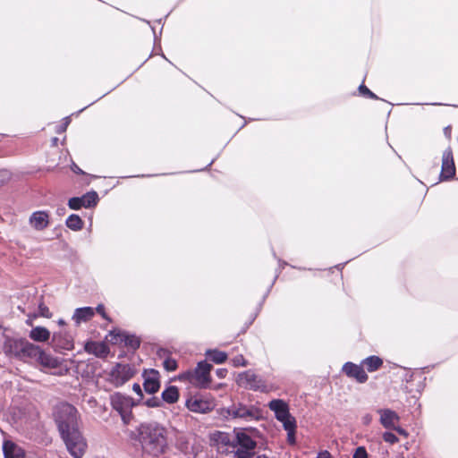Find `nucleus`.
<instances>
[{
    "label": "nucleus",
    "mask_w": 458,
    "mask_h": 458,
    "mask_svg": "<svg viewBox=\"0 0 458 458\" xmlns=\"http://www.w3.org/2000/svg\"><path fill=\"white\" fill-rule=\"evenodd\" d=\"M144 383L143 387L146 393L155 394L160 388V375L159 372L155 369L145 371L143 374Z\"/></svg>",
    "instance_id": "nucleus-13"
},
{
    "label": "nucleus",
    "mask_w": 458,
    "mask_h": 458,
    "mask_svg": "<svg viewBox=\"0 0 458 458\" xmlns=\"http://www.w3.org/2000/svg\"><path fill=\"white\" fill-rule=\"evenodd\" d=\"M35 360L44 368L55 369L60 365L57 358L46 353L39 348V353L37 354Z\"/></svg>",
    "instance_id": "nucleus-23"
},
{
    "label": "nucleus",
    "mask_w": 458,
    "mask_h": 458,
    "mask_svg": "<svg viewBox=\"0 0 458 458\" xmlns=\"http://www.w3.org/2000/svg\"><path fill=\"white\" fill-rule=\"evenodd\" d=\"M136 374V369L130 364L116 363L108 375V381L119 387Z\"/></svg>",
    "instance_id": "nucleus-6"
},
{
    "label": "nucleus",
    "mask_w": 458,
    "mask_h": 458,
    "mask_svg": "<svg viewBox=\"0 0 458 458\" xmlns=\"http://www.w3.org/2000/svg\"><path fill=\"white\" fill-rule=\"evenodd\" d=\"M78 416L77 409L68 403L55 407L54 418L61 435L79 428Z\"/></svg>",
    "instance_id": "nucleus-2"
},
{
    "label": "nucleus",
    "mask_w": 458,
    "mask_h": 458,
    "mask_svg": "<svg viewBox=\"0 0 458 458\" xmlns=\"http://www.w3.org/2000/svg\"><path fill=\"white\" fill-rule=\"evenodd\" d=\"M383 439L386 443H389L392 445L397 443L399 440L398 437L392 432H385L383 434Z\"/></svg>",
    "instance_id": "nucleus-34"
},
{
    "label": "nucleus",
    "mask_w": 458,
    "mask_h": 458,
    "mask_svg": "<svg viewBox=\"0 0 458 458\" xmlns=\"http://www.w3.org/2000/svg\"><path fill=\"white\" fill-rule=\"evenodd\" d=\"M451 132H452V127L450 125L444 128V133L445 135L450 139L451 138Z\"/></svg>",
    "instance_id": "nucleus-45"
},
{
    "label": "nucleus",
    "mask_w": 458,
    "mask_h": 458,
    "mask_svg": "<svg viewBox=\"0 0 458 458\" xmlns=\"http://www.w3.org/2000/svg\"><path fill=\"white\" fill-rule=\"evenodd\" d=\"M237 383L239 386L250 390L267 392V388L260 377L251 370L242 372L238 375Z\"/></svg>",
    "instance_id": "nucleus-8"
},
{
    "label": "nucleus",
    "mask_w": 458,
    "mask_h": 458,
    "mask_svg": "<svg viewBox=\"0 0 458 458\" xmlns=\"http://www.w3.org/2000/svg\"><path fill=\"white\" fill-rule=\"evenodd\" d=\"M58 324H59V325H64V324H65V322H64V319H59V320H58Z\"/></svg>",
    "instance_id": "nucleus-48"
},
{
    "label": "nucleus",
    "mask_w": 458,
    "mask_h": 458,
    "mask_svg": "<svg viewBox=\"0 0 458 458\" xmlns=\"http://www.w3.org/2000/svg\"><path fill=\"white\" fill-rule=\"evenodd\" d=\"M316 458H334L327 450L320 451Z\"/></svg>",
    "instance_id": "nucleus-43"
},
{
    "label": "nucleus",
    "mask_w": 458,
    "mask_h": 458,
    "mask_svg": "<svg viewBox=\"0 0 458 458\" xmlns=\"http://www.w3.org/2000/svg\"><path fill=\"white\" fill-rule=\"evenodd\" d=\"M21 352L19 356V360H35L37 354L39 353V346L35 345L24 339L22 346L21 348Z\"/></svg>",
    "instance_id": "nucleus-18"
},
{
    "label": "nucleus",
    "mask_w": 458,
    "mask_h": 458,
    "mask_svg": "<svg viewBox=\"0 0 458 458\" xmlns=\"http://www.w3.org/2000/svg\"><path fill=\"white\" fill-rule=\"evenodd\" d=\"M30 224L38 231L44 230L48 226L49 216L45 211H36L30 216Z\"/></svg>",
    "instance_id": "nucleus-16"
},
{
    "label": "nucleus",
    "mask_w": 458,
    "mask_h": 458,
    "mask_svg": "<svg viewBox=\"0 0 458 458\" xmlns=\"http://www.w3.org/2000/svg\"><path fill=\"white\" fill-rule=\"evenodd\" d=\"M221 441H222L223 443H225V444H227V443H228V441H229V439H228V436H226V435H223V436L221 437Z\"/></svg>",
    "instance_id": "nucleus-47"
},
{
    "label": "nucleus",
    "mask_w": 458,
    "mask_h": 458,
    "mask_svg": "<svg viewBox=\"0 0 458 458\" xmlns=\"http://www.w3.org/2000/svg\"><path fill=\"white\" fill-rule=\"evenodd\" d=\"M352 458H368V453L364 446H359L355 449Z\"/></svg>",
    "instance_id": "nucleus-35"
},
{
    "label": "nucleus",
    "mask_w": 458,
    "mask_h": 458,
    "mask_svg": "<svg viewBox=\"0 0 458 458\" xmlns=\"http://www.w3.org/2000/svg\"><path fill=\"white\" fill-rule=\"evenodd\" d=\"M455 165L453 151L450 148L445 149L442 156L441 180H450L455 175Z\"/></svg>",
    "instance_id": "nucleus-10"
},
{
    "label": "nucleus",
    "mask_w": 458,
    "mask_h": 458,
    "mask_svg": "<svg viewBox=\"0 0 458 458\" xmlns=\"http://www.w3.org/2000/svg\"><path fill=\"white\" fill-rule=\"evenodd\" d=\"M164 368L167 371H174L177 369V361L172 358H166L163 362Z\"/></svg>",
    "instance_id": "nucleus-32"
},
{
    "label": "nucleus",
    "mask_w": 458,
    "mask_h": 458,
    "mask_svg": "<svg viewBox=\"0 0 458 458\" xmlns=\"http://www.w3.org/2000/svg\"><path fill=\"white\" fill-rule=\"evenodd\" d=\"M380 422L386 428H395V424L399 421L397 413L389 409L379 410Z\"/></svg>",
    "instance_id": "nucleus-20"
},
{
    "label": "nucleus",
    "mask_w": 458,
    "mask_h": 458,
    "mask_svg": "<svg viewBox=\"0 0 458 458\" xmlns=\"http://www.w3.org/2000/svg\"><path fill=\"white\" fill-rule=\"evenodd\" d=\"M258 458H267L266 455H259Z\"/></svg>",
    "instance_id": "nucleus-51"
},
{
    "label": "nucleus",
    "mask_w": 458,
    "mask_h": 458,
    "mask_svg": "<svg viewBox=\"0 0 458 458\" xmlns=\"http://www.w3.org/2000/svg\"><path fill=\"white\" fill-rule=\"evenodd\" d=\"M82 204L85 208H90L97 204L98 202V194L95 191L88 192L84 194L82 197Z\"/></svg>",
    "instance_id": "nucleus-29"
},
{
    "label": "nucleus",
    "mask_w": 458,
    "mask_h": 458,
    "mask_svg": "<svg viewBox=\"0 0 458 458\" xmlns=\"http://www.w3.org/2000/svg\"><path fill=\"white\" fill-rule=\"evenodd\" d=\"M359 91L360 92V94L364 95V96H367L368 98H372V99H377V97L372 92L370 91L365 85L361 84L360 87H359Z\"/></svg>",
    "instance_id": "nucleus-37"
},
{
    "label": "nucleus",
    "mask_w": 458,
    "mask_h": 458,
    "mask_svg": "<svg viewBox=\"0 0 458 458\" xmlns=\"http://www.w3.org/2000/svg\"><path fill=\"white\" fill-rule=\"evenodd\" d=\"M95 315V310L91 307L78 308L74 310L72 320L77 326L82 322L89 321Z\"/></svg>",
    "instance_id": "nucleus-21"
},
{
    "label": "nucleus",
    "mask_w": 458,
    "mask_h": 458,
    "mask_svg": "<svg viewBox=\"0 0 458 458\" xmlns=\"http://www.w3.org/2000/svg\"><path fill=\"white\" fill-rule=\"evenodd\" d=\"M38 313L41 317L44 318H49L52 317V313L50 312L49 309L42 302L38 305Z\"/></svg>",
    "instance_id": "nucleus-36"
},
{
    "label": "nucleus",
    "mask_w": 458,
    "mask_h": 458,
    "mask_svg": "<svg viewBox=\"0 0 458 458\" xmlns=\"http://www.w3.org/2000/svg\"><path fill=\"white\" fill-rule=\"evenodd\" d=\"M211 364L206 361H200L198 363V366L194 370H188L182 373L179 376V379L182 381H188L191 385L199 388H207L211 381Z\"/></svg>",
    "instance_id": "nucleus-3"
},
{
    "label": "nucleus",
    "mask_w": 458,
    "mask_h": 458,
    "mask_svg": "<svg viewBox=\"0 0 458 458\" xmlns=\"http://www.w3.org/2000/svg\"><path fill=\"white\" fill-rule=\"evenodd\" d=\"M66 225L72 230L78 231L82 228L83 222L78 215L72 214L66 219Z\"/></svg>",
    "instance_id": "nucleus-28"
},
{
    "label": "nucleus",
    "mask_w": 458,
    "mask_h": 458,
    "mask_svg": "<svg viewBox=\"0 0 458 458\" xmlns=\"http://www.w3.org/2000/svg\"><path fill=\"white\" fill-rule=\"evenodd\" d=\"M124 424H129L131 419V413L129 410L119 412Z\"/></svg>",
    "instance_id": "nucleus-40"
},
{
    "label": "nucleus",
    "mask_w": 458,
    "mask_h": 458,
    "mask_svg": "<svg viewBox=\"0 0 458 458\" xmlns=\"http://www.w3.org/2000/svg\"><path fill=\"white\" fill-rule=\"evenodd\" d=\"M217 374H218V376H219V377H221L224 376V374H223V372H222V371H218V372H217Z\"/></svg>",
    "instance_id": "nucleus-50"
},
{
    "label": "nucleus",
    "mask_w": 458,
    "mask_h": 458,
    "mask_svg": "<svg viewBox=\"0 0 458 458\" xmlns=\"http://www.w3.org/2000/svg\"><path fill=\"white\" fill-rule=\"evenodd\" d=\"M139 441L145 453L159 456L168 448L167 430L158 423H144L138 428Z\"/></svg>",
    "instance_id": "nucleus-1"
},
{
    "label": "nucleus",
    "mask_w": 458,
    "mask_h": 458,
    "mask_svg": "<svg viewBox=\"0 0 458 458\" xmlns=\"http://www.w3.org/2000/svg\"><path fill=\"white\" fill-rule=\"evenodd\" d=\"M232 445H238V448L254 450L257 443L244 431H237L235 440L233 442Z\"/></svg>",
    "instance_id": "nucleus-17"
},
{
    "label": "nucleus",
    "mask_w": 458,
    "mask_h": 458,
    "mask_svg": "<svg viewBox=\"0 0 458 458\" xmlns=\"http://www.w3.org/2000/svg\"><path fill=\"white\" fill-rule=\"evenodd\" d=\"M68 206L71 209H74V210L80 209L81 207H84V205L82 204L81 197V198L74 197V198L70 199L68 201Z\"/></svg>",
    "instance_id": "nucleus-31"
},
{
    "label": "nucleus",
    "mask_w": 458,
    "mask_h": 458,
    "mask_svg": "<svg viewBox=\"0 0 458 458\" xmlns=\"http://www.w3.org/2000/svg\"><path fill=\"white\" fill-rule=\"evenodd\" d=\"M110 342L113 344H122L131 350H136L140 347V340L134 335H129L126 332H123L120 330H112L109 335Z\"/></svg>",
    "instance_id": "nucleus-9"
},
{
    "label": "nucleus",
    "mask_w": 458,
    "mask_h": 458,
    "mask_svg": "<svg viewBox=\"0 0 458 458\" xmlns=\"http://www.w3.org/2000/svg\"><path fill=\"white\" fill-rule=\"evenodd\" d=\"M362 365L366 367L369 372H374L382 367L383 360L378 356L373 355L363 360Z\"/></svg>",
    "instance_id": "nucleus-25"
},
{
    "label": "nucleus",
    "mask_w": 458,
    "mask_h": 458,
    "mask_svg": "<svg viewBox=\"0 0 458 458\" xmlns=\"http://www.w3.org/2000/svg\"><path fill=\"white\" fill-rule=\"evenodd\" d=\"M287 431V439L290 444L295 443V431H296V422L293 423V427L284 428Z\"/></svg>",
    "instance_id": "nucleus-33"
},
{
    "label": "nucleus",
    "mask_w": 458,
    "mask_h": 458,
    "mask_svg": "<svg viewBox=\"0 0 458 458\" xmlns=\"http://www.w3.org/2000/svg\"><path fill=\"white\" fill-rule=\"evenodd\" d=\"M186 407L192 412L207 413L212 411L214 405L212 402L194 395L186 401Z\"/></svg>",
    "instance_id": "nucleus-11"
},
{
    "label": "nucleus",
    "mask_w": 458,
    "mask_h": 458,
    "mask_svg": "<svg viewBox=\"0 0 458 458\" xmlns=\"http://www.w3.org/2000/svg\"><path fill=\"white\" fill-rule=\"evenodd\" d=\"M84 350L98 358L105 359L110 352L108 345L104 342L89 341L84 345Z\"/></svg>",
    "instance_id": "nucleus-14"
},
{
    "label": "nucleus",
    "mask_w": 458,
    "mask_h": 458,
    "mask_svg": "<svg viewBox=\"0 0 458 458\" xmlns=\"http://www.w3.org/2000/svg\"><path fill=\"white\" fill-rule=\"evenodd\" d=\"M3 452L4 458H30L22 447L10 440L4 442Z\"/></svg>",
    "instance_id": "nucleus-15"
},
{
    "label": "nucleus",
    "mask_w": 458,
    "mask_h": 458,
    "mask_svg": "<svg viewBox=\"0 0 458 458\" xmlns=\"http://www.w3.org/2000/svg\"><path fill=\"white\" fill-rule=\"evenodd\" d=\"M94 310H95V313L97 312V313H98L99 315H101V317H102L104 319L107 320L108 322H111V321H112V320H111V318H109V316L106 313L105 306H104L103 304H98V305L97 306V308H96V309H94Z\"/></svg>",
    "instance_id": "nucleus-38"
},
{
    "label": "nucleus",
    "mask_w": 458,
    "mask_h": 458,
    "mask_svg": "<svg viewBox=\"0 0 458 458\" xmlns=\"http://www.w3.org/2000/svg\"><path fill=\"white\" fill-rule=\"evenodd\" d=\"M68 452L74 458H81L84 454L87 444L79 428L61 435Z\"/></svg>",
    "instance_id": "nucleus-4"
},
{
    "label": "nucleus",
    "mask_w": 458,
    "mask_h": 458,
    "mask_svg": "<svg viewBox=\"0 0 458 458\" xmlns=\"http://www.w3.org/2000/svg\"><path fill=\"white\" fill-rule=\"evenodd\" d=\"M10 179V174L7 170H0V187Z\"/></svg>",
    "instance_id": "nucleus-39"
},
{
    "label": "nucleus",
    "mask_w": 458,
    "mask_h": 458,
    "mask_svg": "<svg viewBox=\"0 0 458 458\" xmlns=\"http://www.w3.org/2000/svg\"><path fill=\"white\" fill-rule=\"evenodd\" d=\"M342 370L348 377L353 378L360 384L365 383L369 378L362 365L348 361L344 364Z\"/></svg>",
    "instance_id": "nucleus-12"
},
{
    "label": "nucleus",
    "mask_w": 458,
    "mask_h": 458,
    "mask_svg": "<svg viewBox=\"0 0 458 458\" xmlns=\"http://www.w3.org/2000/svg\"><path fill=\"white\" fill-rule=\"evenodd\" d=\"M23 340L24 339H22V338H21V339L8 338V339H6L4 344V347H3L4 353L8 356H12V357L19 359L20 352H21L20 350L22 346Z\"/></svg>",
    "instance_id": "nucleus-19"
},
{
    "label": "nucleus",
    "mask_w": 458,
    "mask_h": 458,
    "mask_svg": "<svg viewBox=\"0 0 458 458\" xmlns=\"http://www.w3.org/2000/svg\"><path fill=\"white\" fill-rule=\"evenodd\" d=\"M131 399L116 393L111 396V405L113 409L117 411L118 412H122L130 409L131 406Z\"/></svg>",
    "instance_id": "nucleus-22"
},
{
    "label": "nucleus",
    "mask_w": 458,
    "mask_h": 458,
    "mask_svg": "<svg viewBox=\"0 0 458 458\" xmlns=\"http://www.w3.org/2000/svg\"><path fill=\"white\" fill-rule=\"evenodd\" d=\"M394 429L396 430L401 435H404V436L407 435L406 431L404 429H403L402 428L395 427V428H394Z\"/></svg>",
    "instance_id": "nucleus-46"
},
{
    "label": "nucleus",
    "mask_w": 458,
    "mask_h": 458,
    "mask_svg": "<svg viewBox=\"0 0 458 458\" xmlns=\"http://www.w3.org/2000/svg\"><path fill=\"white\" fill-rule=\"evenodd\" d=\"M233 366H235V367L246 366V363L244 361V358L242 355L233 358Z\"/></svg>",
    "instance_id": "nucleus-42"
},
{
    "label": "nucleus",
    "mask_w": 458,
    "mask_h": 458,
    "mask_svg": "<svg viewBox=\"0 0 458 458\" xmlns=\"http://www.w3.org/2000/svg\"><path fill=\"white\" fill-rule=\"evenodd\" d=\"M146 404L148 407H158V406H160V401L157 398L153 397V398L147 400Z\"/></svg>",
    "instance_id": "nucleus-41"
},
{
    "label": "nucleus",
    "mask_w": 458,
    "mask_h": 458,
    "mask_svg": "<svg viewBox=\"0 0 458 458\" xmlns=\"http://www.w3.org/2000/svg\"><path fill=\"white\" fill-rule=\"evenodd\" d=\"M71 347H72V344H71L70 342H68V343L66 344L65 348H66V349H70Z\"/></svg>",
    "instance_id": "nucleus-49"
},
{
    "label": "nucleus",
    "mask_w": 458,
    "mask_h": 458,
    "mask_svg": "<svg viewBox=\"0 0 458 458\" xmlns=\"http://www.w3.org/2000/svg\"><path fill=\"white\" fill-rule=\"evenodd\" d=\"M179 391L174 386H168L162 393V399L167 403H174L178 401Z\"/></svg>",
    "instance_id": "nucleus-26"
},
{
    "label": "nucleus",
    "mask_w": 458,
    "mask_h": 458,
    "mask_svg": "<svg viewBox=\"0 0 458 458\" xmlns=\"http://www.w3.org/2000/svg\"><path fill=\"white\" fill-rule=\"evenodd\" d=\"M132 390L139 395L140 398L143 397L141 387L138 383L133 384Z\"/></svg>",
    "instance_id": "nucleus-44"
},
{
    "label": "nucleus",
    "mask_w": 458,
    "mask_h": 458,
    "mask_svg": "<svg viewBox=\"0 0 458 458\" xmlns=\"http://www.w3.org/2000/svg\"><path fill=\"white\" fill-rule=\"evenodd\" d=\"M208 358L216 364H222L227 360V354L218 350H208L207 352Z\"/></svg>",
    "instance_id": "nucleus-27"
},
{
    "label": "nucleus",
    "mask_w": 458,
    "mask_h": 458,
    "mask_svg": "<svg viewBox=\"0 0 458 458\" xmlns=\"http://www.w3.org/2000/svg\"><path fill=\"white\" fill-rule=\"evenodd\" d=\"M227 414L233 419L244 420H259L261 417L260 410L253 405H245L242 403H233L226 409Z\"/></svg>",
    "instance_id": "nucleus-5"
},
{
    "label": "nucleus",
    "mask_w": 458,
    "mask_h": 458,
    "mask_svg": "<svg viewBox=\"0 0 458 458\" xmlns=\"http://www.w3.org/2000/svg\"><path fill=\"white\" fill-rule=\"evenodd\" d=\"M234 458H253L254 452L253 450L237 448V450L233 453Z\"/></svg>",
    "instance_id": "nucleus-30"
},
{
    "label": "nucleus",
    "mask_w": 458,
    "mask_h": 458,
    "mask_svg": "<svg viewBox=\"0 0 458 458\" xmlns=\"http://www.w3.org/2000/svg\"><path fill=\"white\" fill-rule=\"evenodd\" d=\"M268 407L275 412L276 420L283 423L284 428H292L296 420L289 412V406L284 400L274 399L269 402Z\"/></svg>",
    "instance_id": "nucleus-7"
},
{
    "label": "nucleus",
    "mask_w": 458,
    "mask_h": 458,
    "mask_svg": "<svg viewBox=\"0 0 458 458\" xmlns=\"http://www.w3.org/2000/svg\"><path fill=\"white\" fill-rule=\"evenodd\" d=\"M29 336L35 342H47L50 338V332L44 327H36L30 330Z\"/></svg>",
    "instance_id": "nucleus-24"
}]
</instances>
